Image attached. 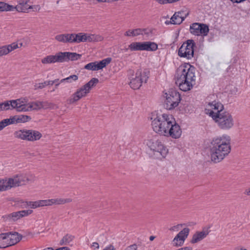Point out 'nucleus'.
Returning a JSON list of instances; mask_svg holds the SVG:
<instances>
[{
	"mask_svg": "<svg viewBox=\"0 0 250 250\" xmlns=\"http://www.w3.org/2000/svg\"><path fill=\"white\" fill-rule=\"evenodd\" d=\"M210 109H206V113L211 117L218 126L222 129H229L233 125L231 115L224 110V106L220 103L214 101L208 104Z\"/></svg>",
	"mask_w": 250,
	"mask_h": 250,
	"instance_id": "f257e3e1",
	"label": "nucleus"
},
{
	"mask_svg": "<svg viewBox=\"0 0 250 250\" xmlns=\"http://www.w3.org/2000/svg\"><path fill=\"white\" fill-rule=\"evenodd\" d=\"M211 160L217 163L222 161L231 151L230 139L229 136L213 138L209 146Z\"/></svg>",
	"mask_w": 250,
	"mask_h": 250,
	"instance_id": "f03ea898",
	"label": "nucleus"
},
{
	"mask_svg": "<svg viewBox=\"0 0 250 250\" xmlns=\"http://www.w3.org/2000/svg\"><path fill=\"white\" fill-rule=\"evenodd\" d=\"M195 68L189 64L181 65L177 70L176 83L183 91L190 90L195 84Z\"/></svg>",
	"mask_w": 250,
	"mask_h": 250,
	"instance_id": "7ed1b4c3",
	"label": "nucleus"
},
{
	"mask_svg": "<svg viewBox=\"0 0 250 250\" xmlns=\"http://www.w3.org/2000/svg\"><path fill=\"white\" fill-rule=\"evenodd\" d=\"M161 118L164 132L163 134H161V135L170 136L174 139L179 138L181 135L182 130L172 116L167 114H163Z\"/></svg>",
	"mask_w": 250,
	"mask_h": 250,
	"instance_id": "20e7f679",
	"label": "nucleus"
},
{
	"mask_svg": "<svg viewBox=\"0 0 250 250\" xmlns=\"http://www.w3.org/2000/svg\"><path fill=\"white\" fill-rule=\"evenodd\" d=\"M82 55L75 52H58L55 55H50L42 59L43 64L54 63L56 62H68L69 61H76L81 58Z\"/></svg>",
	"mask_w": 250,
	"mask_h": 250,
	"instance_id": "39448f33",
	"label": "nucleus"
},
{
	"mask_svg": "<svg viewBox=\"0 0 250 250\" xmlns=\"http://www.w3.org/2000/svg\"><path fill=\"white\" fill-rule=\"evenodd\" d=\"M99 83V80L96 78H92L88 83L85 84L69 98L66 102L68 104H71L78 101L82 98L85 97L90 92L91 88Z\"/></svg>",
	"mask_w": 250,
	"mask_h": 250,
	"instance_id": "423d86ee",
	"label": "nucleus"
},
{
	"mask_svg": "<svg viewBox=\"0 0 250 250\" xmlns=\"http://www.w3.org/2000/svg\"><path fill=\"white\" fill-rule=\"evenodd\" d=\"M28 179L21 175H16L13 177L0 180V191H5L12 188L25 184Z\"/></svg>",
	"mask_w": 250,
	"mask_h": 250,
	"instance_id": "0eeeda50",
	"label": "nucleus"
},
{
	"mask_svg": "<svg viewBox=\"0 0 250 250\" xmlns=\"http://www.w3.org/2000/svg\"><path fill=\"white\" fill-rule=\"evenodd\" d=\"M147 145L158 159L165 158L168 153V149L158 140L151 139L147 142Z\"/></svg>",
	"mask_w": 250,
	"mask_h": 250,
	"instance_id": "6e6552de",
	"label": "nucleus"
},
{
	"mask_svg": "<svg viewBox=\"0 0 250 250\" xmlns=\"http://www.w3.org/2000/svg\"><path fill=\"white\" fill-rule=\"evenodd\" d=\"M149 77V71L148 69H138L135 77H133L129 83L130 87L133 89H139L143 83H146Z\"/></svg>",
	"mask_w": 250,
	"mask_h": 250,
	"instance_id": "1a4fd4ad",
	"label": "nucleus"
},
{
	"mask_svg": "<svg viewBox=\"0 0 250 250\" xmlns=\"http://www.w3.org/2000/svg\"><path fill=\"white\" fill-rule=\"evenodd\" d=\"M166 100L164 106L168 110H171L177 107L181 100L180 94L174 89H170L165 93Z\"/></svg>",
	"mask_w": 250,
	"mask_h": 250,
	"instance_id": "9d476101",
	"label": "nucleus"
},
{
	"mask_svg": "<svg viewBox=\"0 0 250 250\" xmlns=\"http://www.w3.org/2000/svg\"><path fill=\"white\" fill-rule=\"evenodd\" d=\"M195 47H196V44L194 41L193 40H188L179 48L178 56L188 60L191 59L194 56Z\"/></svg>",
	"mask_w": 250,
	"mask_h": 250,
	"instance_id": "9b49d317",
	"label": "nucleus"
},
{
	"mask_svg": "<svg viewBox=\"0 0 250 250\" xmlns=\"http://www.w3.org/2000/svg\"><path fill=\"white\" fill-rule=\"evenodd\" d=\"M33 210L31 209L22 210L5 214L2 218L4 222H15L23 217L31 214Z\"/></svg>",
	"mask_w": 250,
	"mask_h": 250,
	"instance_id": "f8f14e48",
	"label": "nucleus"
},
{
	"mask_svg": "<svg viewBox=\"0 0 250 250\" xmlns=\"http://www.w3.org/2000/svg\"><path fill=\"white\" fill-rule=\"evenodd\" d=\"M190 33L195 36H207L209 32L208 26L204 23H193L190 26Z\"/></svg>",
	"mask_w": 250,
	"mask_h": 250,
	"instance_id": "ddd939ff",
	"label": "nucleus"
},
{
	"mask_svg": "<svg viewBox=\"0 0 250 250\" xmlns=\"http://www.w3.org/2000/svg\"><path fill=\"white\" fill-rule=\"evenodd\" d=\"M162 114H153L151 117V126L153 130L157 133L163 134L164 128L162 127Z\"/></svg>",
	"mask_w": 250,
	"mask_h": 250,
	"instance_id": "4468645a",
	"label": "nucleus"
},
{
	"mask_svg": "<svg viewBox=\"0 0 250 250\" xmlns=\"http://www.w3.org/2000/svg\"><path fill=\"white\" fill-rule=\"evenodd\" d=\"M25 99H21V112H27L29 111L38 110L42 109V103L41 101L33 102L28 104H25Z\"/></svg>",
	"mask_w": 250,
	"mask_h": 250,
	"instance_id": "2eb2a0df",
	"label": "nucleus"
},
{
	"mask_svg": "<svg viewBox=\"0 0 250 250\" xmlns=\"http://www.w3.org/2000/svg\"><path fill=\"white\" fill-rule=\"evenodd\" d=\"M5 239L8 242V245H5L7 247L14 245L18 243L21 239L22 236L17 232L14 233L8 232L2 233Z\"/></svg>",
	"mask_w": 250,
	"mask_h": 250,
	"instance_id": "dca6fc26",
	"label": "nucleus"
},
{
	"mask_svg": "<svg viewBox=\"0 0 250 250\" xmlns=\"http://www.w3.org/2000/svg\"><path fill=\"white\" fill-rule=\"evenodd\" d=\"M2 103L4 110L15 109L18 112H21V99L6 101Z\"/></svg>",
	"mask_w": 250,
	"mask_h": 250,
	"instance_id": "f3484780",
	"label": "nucleus"
},
{
	"mask_svg": "<svg viewBox=\"0 0 250 250\" xmlns=\"http://www.w3.org/2000/svg\"><path fill=\"white\" fill-rule=\"evenodd\" d=\"M15 138L29 141V129H22L17 130L14 132Z\"/></svg>",
	"mask_w": 250,
	"mask_h": 250,
	"instance_id": "a211bd4d",
	"label": "nucleus"
},
{
	"mask_svg": "<svg viewBox=\"0 0 250 250\" xmlns=\"http://www.w3.org/2000/svg\"><path fill=\"white\" fill-rule=\"evenodd\" d=\"M18 47V45L16 42L0 47V57L7 55L9 53Z\"/></svg>",
	"mask_w": 250,
	"mask_h": 250,
	"instance_id": "6ab92c4d",
	"label": "nucleus"
},
{
	"mask_svg": "<svg viewBox=\"0 0 250 250\" xmlns=\"http://www.w3.org/2000/svg\"><path fill=\"white\" fill-rule=\"evenodd\" d=\"M208 230L197 231L192 236L190 242L192 244L196 243L205 238L208 234Z\"/></svg>",
	"mask_w": 250,
	"mask_h": 250,
	"instance_id": "aec40b11",
	"label": "nucleus"
},
{
	"mask_svg": "<svg viewBox=\"0 0 250 250\" xmlns=\"http://www.w3.org/2000/svg\"><path fill=\"white\" fill-rule=\"evenodd\" d=\"M72 43H80L81 42H86L87 33H79L78 34H72Z\"/></svg>",
	"mask_w": 250,
	"mask_h": 250,
	"instance_id": "412c9836",
	"label": "nucleus"
},
{
	"mask_svg": "<svg viewBox=\"0 0 250 250\" xmlns=\"http://www.w3.org/2000/svg\"><path fill=\"white\" fill-rule=\"evenodd\" d=\"M72 34H64L56 36L55 39L63 43H72Z\"/></svg>",
	"mask_w": 250,
	"mask_h": 250,
	"instance_id": "4be33fe9",
	"label": "nucleus"
},
{
	"mask_svg": "<svg viewBox=\"0 0 250 250\" xmlns=\"http://www.w3.org/2000/svg\"><path fill=\"white\" fill-rule=\"evenodd\" d=\"M144 42H133L128 45V48L131 51H145Z\"/></svg>",
	"mask_w": 250,
	"mask_h": 250,
	"instance_id": "5701e85b",
	"label": "nucleus"
},
{
	"mask_svg": "<svg viewBox=\"0 0 250 250\" xmlns=\"http://www.w3.org/2000/svg\"><path fill=\"white\" fill-rule=\"evenodd\" d=\"M183 14V12H177L174 14L171 18V20H172L174 24H180L184 21L186 17H184Z\"/></svg>",
	"mask_w": 250,
	"mask_h": 250,
	"instance_id": "b1692460",
	"label": "nucleus"
},
{
	"mask_svg": "<svg viewBox=\"0 0 250 250\" xmlns=\"http://www.w3.org/2000/svg\"><path fill=\"white\" fill-rule=\"evenodd\" d=\"M189 229L188 228H184L183 230L180 231L176 235V239L180 238L181 241L180 245H183L185 239L188 235Z\"/></svg>",
	"mask_w": 250,
	"mask_h": 250,
	"instance_id": "393cba45",
	"label": "nucleus"
},
{
	"mask_svg": "<svg viewBox=\"0 0 250 250\" xmlns=\"http://www.w3.org/2000/svg\"><path fill=\"white\" fill-rule=\"evenodd\" d=\"M104 40V37L98 34H87L86 42H101Z\"/></svg>",
	"mask_w": 250,
	"mask_h": 250,
	"instance_id": "a878e982",
	"label": "nucleus"
},
{
	"mask_svg": "<svg viewBox=\"0 0 250 250\" xmlns=\"http://www.w3.org/2000/svg\"><path fill=\"white\" fill-rule=\"evenodd\" d=\"M29 141L30 142L39 140L42 137V134L37 130L29 129Z\"/></svg>",
	"mask_w": 250,
	"mask_h": 250,
	"instance_id": "bb28decb",
	"label": "nucleus"
},
{
	"mask_svg": "<svg viewBox=\"0 0 250 250\" xmlns=\"http://www.w3.org/2000/svg\"><path fill=\"white\" fill-rule=\"evenodd\" d=\"M145 51H155L158 49L156 43L151 42H144Z\"/></svg>",
	"mask_w": 250,
	"mask_h": 250,
	"instance_id": "cd10ccee",
	"label": "nucleus"
},
{
	"mask_svg": "<svg viewBox=\"0 0 250 250\" xmlns=\"http://www.w3.org/2000/svg\"><path fill=\"white\" fill-rule=\"evenodd\" d=\"M112 59L111 58H107L102 61L96 63L97 70H99L105 67L107 64L110 63Z\"/></svg>",
	"mask_w": 250,
	"mask_h": 250,
	"instance_id": "c85d7f7f",
	"label": "nucleus"
},
{
	"mask_svg": "<svg viewBox=\"0 0 250 250\" xmlns=\"http://www.w3.org/2000/svg\"><path fill=\"white\" fill-rule=\"evenodd\" d=\"M51 205H62L65 203H68L72 202V199L70 198H54L51 199Z\"/></svg>",
	"mask_w": 250,
	"mask_h": 250,
	"instance_id": "c756f323",
	"label": "nucleus"
},
{
	"mask_svg": "<svg viewBox=\"0 0 250 250\" xmlns=\"http://www.w3.org/2000/svg\"><path fill=\"white\" fill-rule=\"evenodd\" d=\"M74 236L67 234L64 236L60 242V245H67L73 241Z\"/></svg>",
	"mask_w": 250,
	"mask_h": 250,
	"instance_id": "7c9ffc66",
	"label": "nucleus"
},
{
	"mask_svg": "<svg viewBox=\"0 0 250 250\" xmlns=\"http://www.w3.org/2000/svg\"><path fill=\"white\" fill-rule=\"evenodd\" d=\"M16 10L15 6L9 5L4 2H0V11H12Z\"/></svg>",
	"mask_w": 250,
	"mask_h": 250,
	"instance_id": "2f4dec72",
	"label": "nucleus"
},
{
	"mask_svg": "<svg viewBox=\"0 0 250 250\" xmlns=\"http://www.w3.org/2000/svg\"><path fill=\"white\" fill-rule=\"evenodd\" d=\"M59 81V79H55L54 81H45L43 83H39L38 84H36L35 86V89H42L44 88L46 85H53L54 83H56Z\"/></svg>",
	"mask_w": 250,
	"mask_h": 250,
	"instance_id": "473e14b6",
	"label": "nucleus"
},
{
	"mask_svg": "<svg viewBox=\"0 0 250 250\" xmlns=\"http://www.w3.org/2000/svg\"><path fill=\"white\" fill-rule=\"evenodd\" d=\"M29 0H20L19 4L15 6L16 10L18 12H25L27 8L25 6Z\"/></svg>",
	"mask_w": 250,
	"mask_h": 250,
	"instance_id": "72a5a7b5",
	"label": "nucleus"
},
{
	"mask_svg": "<svg viewBox=\"0 0 250 250\" xmlns=\"http://www.w3.org/2000/svg\"><path fill=\"white\" fill-rule=\"evenodd\" d=\"M15 117L16 124L18 123H25L31 119V118L30 116L24 115H15Z\"/></svg>",
	"mask_w": 250,
	"mask_h": 250,
	"instance_id": "f704fd0d",
	"label": "nucleus"
},
{
	"mask_svg": "<svg viewBox=\"0 0 250 250\" xmlns=\"http://www.w3.org/2000/svg\"><path fill=\"white\" fill-rule=\"evenodd\" d=\"M143 35L147 38H151L154 35L155 29L152 28H143Z\"/></svg>",
	"mask_w": 250,
	"mask_h": 250,
	"instance_id": "c9c22d12",
	"label": "nucleus"
},
{
	"mask_svg": "<svg viewBox=\"0 0 250 250\" xmlns=\"http://www.w3.org/2000/svg\"><path fill=\"white\" fill-rule=\"evenodd\" d=\"M78 77L76 75H72L68 77L61 80V83L67 82V83H72V81H76L78 80Z\"/></svg>",
	"mask_w": 250,
	"mask_h": 250,
	"instance_id": "e433bc0d",
	"label": "nucleus"
},
{
	"mask_svg": "<svg viewBox=\"0 0 250 250\" xmlns=\"http://www.w3.org/2000/svg\"><path fill=\"white\" fill-rule=\"evenodd\" d=\"M97 62H90V63L86 64L84 66V68L85 69H87V70L96 71V70H97L96 65V63H97Z\"/></svg>",
	"mask_w": 250,
	"mask_h": 250,
	"instance_id": "4c0bfd02",
	"label": "nucleus"
},
{
	"mask_svg": "<svg viewBox=\"0 0 250 250\" xmlns=\"http://www.w3.org/2000/svg\"><path fill=\"white\" fill-rule=\"evenodd\" d=\"M25 203H26V206L30 207L32 208H37L38 207H40V204L39 203V200L37 201H34V202H32V201L26 202Z\"/></svg>",
	"mask_w": 250,
	"mask_h": 250,
	"instance_id": "58836bf2",
	"label": "nucleus"
},
{
	"mask_svg": "<svg viewBox=\"0 0 250 250\" xmlns=\"http://www.w3.org/2000/svg\"><path fill=\"white\" fill-rule=\"evenodd\" d=\"M40 207L51 206V200H39Z\"/></svg>",
	"mask_w": 250,
	"mask_h": 250,
	"instance_id": "ea45409f",
	"label": "nucleus"
},
{
	"mask_svg": "<svg viewBox=\"0 0 250 250\" xmlns=\"http://www.w3.org/2000/svg\"><path fill=\"white\" fill-rule=\"evenodd\" d=\"M25 7H27L26 10L28 9H32L33 11H39L41 9V7L39 5H30L26 4Z\"/></svg>",
	"mask_w": 250,
	"mask_h": 250,
	"instance_id": "a19ab883",
	"label": "nucleus"
},
{
	"mask_svg": "<svg viewBox=\"0 0 250 250\" xmlns=\"http://www.w3.org/2000/svg\"><path fill=\"white\" fill-rule=\"evenodd\" d=\"M180 240V238L176 239V236L172 241L173 245L175 247L182 246V245H179L180 244V242H181V241Z\"/></svg>",
	"mask_w": 250,
	"mask_h": 250,
	"instance_id": "79ce46f5",
	"label": "nucleus"
},
{
	"mask_svg": "<svg viewBox=\"0 0 250 250\" xmlns=\"http://www.w3.org/2000/svg\"><path fill=\"white\" fill-rule=\"evenodd\" d=\"M143 28H136L134 29L135 33V36H138L139 35H143Z\"/></svg>",
	"mask_w": 250,
	"mask_h": 250,
	"instance_id": "37998d69",
	"label": "nucleus"
},
{
	"mask_svg": "<svg viewBox=\"0 0 250 250\" xmlns=\"http://www.w3.org/2000/svg\"><path fill=\"white\" fill-rule=\"evenodd\" d=\"M134 30H128L125 32V36L128 37H135V33L134 32Z\"/></svg>",
	"mask_w": 250,
	"mask_h": 250,
	"instance_id": "c03bdc74",
	"label": "nucleus"
},
{
	"mask_svg": "<svg viewBox=\"0 0 250 250\" xmlns=\"http://www.w3.org/2000/svg\"><path fill=\"white\" fill-rule=\"evenodd\" d=\"M42 103V108H50V103L48 102H41Z\"/></svg>",
	"mask_w": 250,
	"mask_h": 250,
	"instance_id": "a18cd8bd",
	"label": "nucleus"
},
{
	"mask_svg": "<svg viewBox=\"0 0 250 250\" xmlns=\"http://www.w3.org/2000/svg\"><path fill=\"white\" fill-rule=\"evenodd\" d=\"M4 239L5 237L3 236V234L2 233L0 234V249L7 248V246H5V245L1 244L2 241L4 240Z\"/></svg>",
	"mask_w": 250,
	"mask_h": 250,
	"instance_id": "49530a36",
	"label": "nucleus"
},
{
	"mask_svg": "<svg viewBox=\"0 0 250 250\" xmlns=\"http://www.w3.org/2000/svg\"><path fill=\"white\" fill-rule=\"evenodd\" d=\"M137 246L134 244L126 247L124 250H137Z\"/></svg>",
	"mask_w": 250,
	"mask_h": 250,
	"instance_id": "de8ad7c7",
	"label": "nucleus"
},
{
	"mask_svg": "<svg viewBox=\"0 0 250 250\" xmlns=\"http://www.w3.org/2000/svg\"><path fill=\"white\" fill-rule=\"evenodd\" d=\"M182 226V224H178L177 225L171 227L169 229V230L171 231H178L180 227H181Z\"/></svg>",
	"mask_w": 250,
	"mask_h": 250,
	"instance_id": "09e8293b",
	"label": "nucleus"
},
{
	"mask_svg": "<svg viewBox=\"0 0 250 250\" xmlns=\"http://www.w3.org/2000/svg\"><path fill=\"white\" fill-rule=\"evenodd\" d=\"M156 1L161 4H164L167 3H172V2H170V0H156Z\"/></svg>",
	"mask_w": 250,
	"mask_h": 250,
	"instance_id": "8fccbe9b",
	"label": "nucleus"
},
{
	"mask_svg": "<svg viewBox=\"0 0 250 250\" xmlns=\"http://www.w3.org/2000/svg\"><path fill=\"white\" fill-rule=\"evenodd\" d=\"M9 119V120H10V125H12V124H16V117H15V115L14 116H12Z\"/></svg>",
	"mask_w": 250,
	"mask_h": 250,
	"instance_id": "3c124183",
	"label": "nucleus"
},
{
	"mask_svg": "<svg viewBox=\"0 0 250 250\" xmlns=\"http://www.w3.org/2000/svg\"><path fill=\"white\" fill-rule=\"evenodd\" d=\"M103 250H115V248L113 245H110L109 246L106 247Z\"/></svg>",
	"mask_w": 250,
	"mask_h": 250,
	"instance_id": "603ef678",
	"label": "nucleus"
},
{
	"mask_svg": "<svg viewBox=\"0 0 250 250\" xmlns=\"http://www.w3.org/2000/svg\"><path fill=\"white\" fill-rule=\"evenodd\" d=\"M5 127H6V125L4 124V122L3 120L1 121L0 122V131L2 130Z\"/></svg>",
	"mask_w": 250,
	"mask_h": 250,
	"instance_id": "864d4df0",
	"label": "nucleus"
},
{
	"mask_svg": "<svg viewBox=\"0 0 250 250\" xmlns=\"http://www.w3.org/2000/svg\"><path fill=\"white\" fill-rule=\"evenodd\" d=\"M91 247H93L95 249H98L99 248V245L97 242H94L92 243Z\"/></svg>",
	"mask_w": 250,
	"mask_h": 250,
	"instance_id": "5fc2aeb1",
	"label": "nucleus"
},
{
	"mask_svg": "<svg viewBox=\"0 0 250 250\" xmlns=\"http://www.w3.org/2000/svg\"><path fill=\"white\" fill-rule=\"evenodd\" d=\"M3 121L4 122V124H5L6 126L10 125V122L9 119H5L3 120Z\"/></svg>",
	"mask_w": 250,
	"mask_h": 250,
	"instance_id": "6e6d98bb",
	"label": "nucleus"
},
{
	"mask_svg": "<svg viewBox=\"0 0 250 250\" xmlns=\"http://www.w3.org/2000/svg\"><path fill=\"white\" fill-rule=\"evenodd\" d=\"M50 108L53 109H57V108H58V106L57 105L50 103Z\"/></svg>",
	"mask_w": 250,
	"mask_h": 250,
	"instance_id": "4d7b16f0",
	"label": "nucleus"
},
{
	"mask_svg": "<svg viewBox=\"0 0 250 250\" xmlns=\"http://www.w3.org/2000/svg\"><path fill=\"white\" fill-rule=\"evenodd\" d=\"M178 250H192V248L190 247H186L184 248H181L178 249Z\"/></svg>",
	"mask_w": 250,
	"mask_h": 250,
	"instance_id": "13d9d810",
	"label": "nucleus"
},
{
	"mask_svg": "<svg viewBox=\"0 0 250 250\" xmlns=\"http://www.w3.org/2000/svg\"><path fill=\"white\" fill-rule=\"evenodd\" d=\"M244 194L248 196H250V188L245 190Z\"/></svg>",
	"mask_w": 250,
	"mask_h": 250,
	"instance_id": "bf43d9fd",
	"label": "nucleus"
},
{
	"mask_svg": "<svg viewBox=\"0 0 250 250\" xmlns=\"http://www.w3.org/2000/svg\"><path fill=\"white\" fill-rule=\"evenodd\" d=\"M57 250H70L68 247H64L58 248L57 249Z\"/></svg>",
	"mask_w": 250,
	"mask_h": 250,
	"instance_id": "052dcab7",
	"label": "nucleus"
},
{
	"mask_svg": "<svg viewBox=\"0 0 250 250\" xmlns=\"http://www.w3.org/2000/svg\"><path fill=\"white\" fill-rule=\"evenodd\" d=\"M173 21H172V20H171L170 21H165V23L167 25H168V24H174V23H173Z\"/></svg>",
	"mask_w": 250,
	"mask_h": 250,
	"instance_id": "680f3d73",
	"label": "nucleus"
},
{
	"mask_svg": "<svg viewBox=\"0 0 250 250\" xmlns=\"http://www.w3.org/2000/svg\"><path fill=\"white\" fill-rule=\"evenodd\" d=\"M4 106L3 104V103H0V111L4 110V109H3Z\"/></svg>",
	"mask_w": 250,
	"mask_h": 250,
	"instance_id": "e2e57ef3",
	"label": "nucleus"
},
{
	"mask_svg": "<svg viewBox=\"0 0 250 250\" xmlns=\"http://www.w3.org/2000/svg\"><path fill=\"white\" fill-rule=\"evenodd\" d=\"M154 238H155V237H154V236H150V237H149V240H150V241H153V240L154 239Z\"/></svg>",
	"mask_w": 250,
	"mask_h": 250,
	"instance_id": "0e129e2a",
	"label": "nucleus"
},
{
	"mask_svg": "<svg viewBox=\"0 0 250 250\" xmlns=\"http://www.w3.org/2000/svg\"><path fill=\"white\" fill-rule=\"evenodd\" d=\"M43 250H54V249L52 248H47L43 249Z\"/></svg>",
	"mask_w": 250,
	"mask_h": 250,
	"instance_id": "69168bd1",
	"label": "nucleus"
},
{
	"mask_svg": "<svg viewBox=\"0 0 250 250\" xmlns=\"http://www.w3.org/2000/svg\"><path fill=\"white\" fill-rule=\"evenodd\" d=\"M99 2H106V0H97Z\"/></svg>",
	"mask_w": 250,
	"mask_h": 250,
	"instance_id": "338daca9",
	"label": "nucleus"
},
{
	"mask_svg": "<svg viewBox=\"0 0 250 250\" xmlns=\"http://www.w3.org/2000/svg\"><path fill=\"white\" fill-rule=\"evenodd\" d=\"M59 84H60V83H58L56 82V83L55 84L56 87L58 86Z\"/></svg>",
	"mask_w": 250,
	"mask_h": 250,
	"instance_id": "774afa93",
	"label": "nucleus"
}]
</instances>
